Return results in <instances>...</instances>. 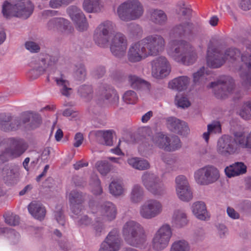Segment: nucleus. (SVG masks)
Masks as SVG:
<instances>
[{
  "label": "nucleus",
  "mask_w": 251,
  "mask_h": 251,
  "mask_svg": "<svg viewBox=\"0 0 251 251\" xmlns=\"http://www.w3.org/2000/svg\"><path fill=\"white\" fill-rule=\"evenodd\" d=\"M244 45L246 50L242 53L235 48H229L225 50L224 56L220 57V50L212 43L208 45L206 61L208 66L212 68H218L222 66L226 61L234 68L235 71L240 72L241 77L245 76L248 80L247 72L251 70V42L244 41Z\"/></svg>",
  "instance_id": "nucleus-1"
},
{
  "label": "nucleus",
  "mask_w": 251,
  "mask_h": 251,
  "mask_svg": "<svg viewBox=\"0 0 251 251\" xmlns=\"http://www.w3.org/2000/svg\"><path fill=\"white\" fill-rule=\"evenodd\" d=\"M165 46V41L161 35H149L130 46L127 52L128 60L136 63L150 56H156L164 50Z\"/></svg>",
  "instance_id": "nucleus-2"
},
{
  "label": "nucleus",
  "mask_w": 251,
  "mask_h": 251,
  "mask_svg": "<svg viewBox=\"0 0 251 251\" xmlns=\"http://www.w3.org/2000/svg\"><path fill=\"white\" fill-rule=\"evenodd\" d=\"M234 138L229 135L222 136L217 142V152L224 157L239 153L240 147L251 149V131L245 137L243 131L235 132Z\"/></svg>",
  "instance_id": "nucleus-3"
},
{
  "label": "nucleus",
  "mask_w": 251,
  "mask_h": 251,
  "mask_svg": "<svg viewBox=\"0 0 251 251\" xmlns=\"http://www.w3.org/2000/svg\"><path fill=\"white\" fill-rule=\"evenodd\" d=\"M166 51L173 60L185 65L194 63L197 58V52L192 46L183 40L171 39Z\"/></svg>",
  "instance_id": "nucleus-4"
},
{
  "label": "nucleus",
  "mask_w": 251,
  "mask_h": 251,
  "mask_svg": "<svg viewBox=\"0 0 251 251\" xmlns=\"http://www.w3.org/2000/svg\"><path fill=\"white\" fill-rule=\"evenodd\" d=\"M30 120V127L32 129L38 127L41 124V117L38 114L32 112H26L22 115L21 119L17 118L12 119L9 114H1L0 128L5 131L15 130Z\"/></svg>",
  "instance_id": "nucleus-5"
},
{
  "label": "nucleus",
  "mask_w": 251,
  "mask_h": 251,
  "mask_svg": "<svg viewBox=\"0 0 251 251\" xmlns=\"http://www.w3.org/2000/svg\"><path fill=\"white\" fill-rule=\"evenodd\" d=\"M8 142L10 148L6 149L0 154V164L8 161L10 158L20 156L27 148V145L22 139L11 138L8 139ZM13 175L12 171L7 168L2 170L0 169V179L7 180L10 179Z\"/></svg>",
  "instance_id": "nucleus-6"
},
{
  "label": "nucleus",
  "mask_w": 251,
  "mask_h": 251,
  "mask_svg": "<svg viewBox=\"0 0 251 251\" xmlns=\"http://www.w3.org/2000/svg\"><path fill=\"white\" fill-rule=\"evenodd\" d=\"M89 206L91 212L96 214V223L93 225V228L96 234L100 233L103 229V225L101 221H112L114 220L117 214L116 206L112 202L105 201L98 207L90 203Z\"/></svg>",
  "instance_id": "nucleus-7"
},
{
  "label": "nucleus",
  "mask_w": 251,
  "mask_h": 251,
  "mask_svg": "<svg viewBox=\"0 0 251 251\" xmlns=\"http://www.w3.org/2000/svg\"><path fill=\"white\" fill-rule=\"evenodd\" d=\"M123 237L127 244L137 247L145 240L144 227L137 222L128 220L124 225L122 229Z\"/></svg>",
  "instance_id": "nucleus-8"
},
{
  "label": "nucleus",
  "mask_w": 251,
  "mask_h": 251,
  "mask_svg": "<svg viewBox=\"0 0 251 251\" xmlns=\"http://www.w3.org/2000/svg\"><path fill=\"white\" fill-rule=\"evenodd\" d=\"M209 87L214 88L215 95L218 98L230 96L235 100L241 97L240 91L235 88L232 78L229 76H222L217 81L211 82Z\"/></svg>",
  "instance_id": "nucleus-9"
},
{
  "label": "nucleus",
  "mask_w": 251,
  "mask_h": 251,
  "mask_svg": "<svg viewBox=\"0 0 251 251\" xmlns=\"http://www.w3.org/2000/svg\"><path fill=\"white\" fill-rule=\"evenodd\" d=\"M116 13L122 21L129 22L139 19L144 13V9L138 0H127L118 6Z\"/></svg>",
  "instance_id": "nucleus-10"
},
{
  "label": "nucleus",
  "mask_w": 251,
  "mask_h": 251,
  "mask_svg": "<svg viewBox=\"0 0 251 251\" xmlns=\"http://www.w3.org/2000/svg\"><path fill=\"white\" fill-rule=\"evenodd\" d=\"M32 4L28 0H19L14 5L5 1L2 5V12L6 18L15 16L26 19L32 14Z\"/></svg>",
  "instance_id": "nucleus-11"
},
{
  "label": "nucleus",
  "mask_w": 251,
  "mask_h": 251,
  "mask_svg": "<svg viewBox=\"0 0 251 251\" xmlns=\"http://www.w3.org/2000/svg\"><path fill=\"white\" fill-rule=\"evenodd\" d=\"M67 198L68 199L71 210L74 215L72 217L75 219V222L82 227L89 226L91 223V220L86 215H81V209H80V205L83 201V198L81 193H79L76 190H73L70 192L67 191Z\"/></svg>",
  "instance_id": "nucleus-12"
},
{
  "label": "nucleus",
  "mask_w": 251,
  "mask_h": 251,
  "mask_svg": "<svg viewBox=\"0 0 251 251\" xmlns=\"http://www.w3.org/2000/svg\"><path fill=\"white\" fill-rule=\"evenodd\" d=\"M191 10L189 8L182 7L180 9V23L174 26L170 32L171 38L182 37L192 33L195 29V25L190 20Z\"/></svg>",
  "instance_id": "nucleus-13"
},
{
  "label": "nucleus",
  "mask_w": 251,
  "mask_h": 251,
  "mask_svg": "<svg viewBox=\"0 0 251 251\" xmlns=\"http://www.w3.org/2000/svg\"><path fill=\"white\" fill-rule=\"evenodd\" d=\"M141 179L145 188L153 195L158 197L165 193V185L157 175L152 172H145Z\"/></svg>",
  "instance_id": "nucleus-14"
},
{
  "label": "nucleus",
  "mask_w": 251,
  "mask_h": 251,
  "mask_svg": "<svg viewBox=\"0 0 251 251\" xmlns=\"http://www.w3.org/2000/svg\"><path fill=\"white\" fill-rule=\"evenodd\" d=\"M115 27V25L110 21L100 23L94 31L93 38L95 43L100 47L107 46Z\"/></svg>",
  "instance_id": "nucleus-15"
},
{
  "label": "nucleus",
  "mask_w": 251,
  "mask_h": 251,
  "mask_svg": "<svg viewBox=\"0 0 251 251\" xmlns=\"http://www.w3.org/2000/svg\"><path fill=\"white\" fill-rule=\"evenodd\" d=\"M57 61V59L55 57L49 55H40L30 62V66L32 69L28 72L29 76L33 78H36Z\"/></svg>",
  "instance_id": "nucleus-16"
},
{
  "label": "nucleus",
  "mask_w": 251,
  "mask_h": 251,
  "mask_svg": "<svg viewBox=\"0 0 251 251\" xmlns=\"http://www.w3.org/2000/svg\"><path fill=\"white\" fill-rule=\"evenodd\" d=\"M172 236L171 226L167 224L162 225L154 234L152 244L153 249L160 251L165 249L169 245Z\"/></svg>",
  "instance_id": "nucleus-17"
},
{
  "label": "nucleus",
  "mask_w": 251,
  "mask_h": 251,
  "mask_svg": "<svg viewBox=\"0 0 251 251\" xmlns=\"http://www.w3.org/2000/svg\"><path fill=\"white\" fill-rule=\"evenodd\" d=\"M163 211L162 203L155 199L145 201L139 208L140 216L145 219H151L159 215Z\"/></svg>",
  "instance_id": "nucleus-18"
},
{
  "label": "nucleus",
  "mask_w": 251,
  "mask_h": 251,
  "mask_svg": "<svg viewBox=\"0 0 251 251\" xmlns=\"http://www.w3.org/2000/svg\"><path fill=\"white\" fill-rule=\"evenodd\" d=\"M171 71V65L164 56H159L151 62V74L156 78L161 79L166 77Z\"/></svg>",
  "instance_id": "nucleus-19"
},
{
  "label": "nucleus",
  "mask_w": 251,
  "mask_h": 251,
  "mask_svg": "<svg viewBox=\"0 0 251 251\" xmlns=\"http://www.w3.org/2000/svg\"><path fill=\"white\" fill-rule=\"evenodd\" d=\"M121 247V240L118 229L112 230L101 243L99 251H119Z\"/></svg>",
  "instance_id": "nucleus-20"
},
{
  "label": "nucleus",
  "mask_w": 251,
  "mask_h": 251,
  "mask_svg": "<svg viewBox=\"0 0 251 251\" xmlns=\"http://www.w3.org/2000/svg\"><path fill=\"white\" fill-rule=\"evenodd\" d=\"M127 41L126 36L118 32L112 38L110 49L112 54L117 58H122L126 55Z\"/></svg>",
  "instance_id": "nucleus-21"
},
{
  "label": "nucleus",
  "mask_w": 251,
  "mask_h": 251,
  "mask_svg": "<svg viewBox=\"0 0 251 251\" xmlns=\"http://www.w3.org/2000/svg\"><path fill=\"white\" fill-rule=\"evenodd\" d=\"M72 20L75 23L77 28L79 31L86 30L88 27L86 18L82 10L77 6H69L67 10Z\"/></svg>",
  "instance_id": "nucleus-22"
},
{
  "label": "nucleus",
  "mask_w": 251,
  "mask_h": 251,
  "mask_svg": "<svg viewBox=\"0 0 251 251\" xmlns=\"http://www.w3.org/2000/svg\"><path fill=\"white\" fill-rule=\"evenodd\" d=\"M167 126L171 131L182 137H187L190 133L187 124L175 117H169L167 120Z\"/></svg>",
  "instance_id": "nucleus-23"
},
{
  "label": "nucleus",
  "mask_w": 251,
  "mask_h": 251,
  "mask_svg": "<svg viewBox=\"0 0 251 251\" xmlns=\"http://www.w3.org/2000/svg\"><path fill=\"white\" fill-rule=\"evenodd\" d=\"M48 30L60 31L65 33H70L73 28L70 22L63 18H55L50 19L46 25Z\"/></svg>",
  "instance_id": "nucleus-24"
},
{
  "label": "nucleus",
  "mask_w": 251,
  "mask_h": 251,
  "mask_svg": "<svg viewBox=\"0 0 251 251\" xmlns=\"http://www.w3.org/2000/svg\"><path fill=\"white\" fill-rule=\"evenodd\" d=\"M99 93L103 102L111 105H117L119 97L117 92L110 86L104 84L99 88Z\"/></svg>",
  "instance_id": "nucleus-25"
},
{
  "label": "nucleus",
  "mask_w": 251,
  "mask_h": 251,
  "mask_svg": "<svg viewBox=\"0 0 251 251\" xmlns=\"http://www.w3.org/2000/svg\"><path fill=\"white\" fill-rule=\"evenodd\" d=\"M149 20L159 26H163L167 23L168 18L164 11L159 9H151L148 11Z\"/></svg>",
  "instance_id": "nucleus-26"
},
{
  "label": "nucleus",
  "mask_w": 251,
  "mask_h": 251,
  "mask_svg": "<svg viewBox=\"0 0 251 251\" xmlns=\"http://www.w3.org/2000/svg\"><path fill=\"white\" fill-rule=\"evenodd\" d=\"M193 214L198 219L202 221L208 220L210 218L205 204L202 201L194 202L191 207Z\"/></svg>",
  "instance_id": "nucleus-27"
},
{
  "label": "nucleus",
  "mask_w": 251,
  "mask_h": 251,
  "mask_svg": "<svg viewBox=\"0 0 251 251\" xmlns=\"http://www.w3.org/2000/svg\"><path fill=\"white\" fill-rule=\"evenodd\" d=\"M246 172L247 166L241 162H235L225 169V174L229 178L244 174Z\"/></svg>",
  "instance_id": "nucleus-28"
},
{
  "label": "nucleus",
  "mask_w": 251,
  "mask_h": 251,
  "mask_svg": "<svg viewBox=\"0 0 251 251\" xmlns=\"http://www.w3.org/2000/svg\"><path fill=\"white\" fill-rule=\"evenodd\" d=\"M190 78L187 76H180L170 81L168 84L169 88L179 91L186 90L189 85Z\"/></svg>",
  "instance_id": "nucleus-29"
},
{
  "label": "nucleus",
  "mask_w": 251,
  "mask_h": 251,
  "mask_svg": "<svg viewBox=\"0 0 251 251\" xmlns=\"http://www.w3.org/2000/svg\"><path fill=\"white\" fill-rule=\"evenodd\" d=\"M171 222L174 226L177 228L186 226L188 223L186 213L182 209L175 210L172 215Z\"/></svg>",
  "instance_id": "nucleus-30"
},
{
  "label": "nucleus",
  "mask_w": 251,
  "mask_h": 251,
  "mask_svg": "<svg viewBox=\"0 0 251 251\" xmlns=\"http://www.w3.org/2000/svg\"><path fill=\"white\" fill-rule=\"evenodd\" d=\"M104 7L101 0H83L82 8L88 13L100 12Z\"/></svg>",
  "instance_id": "nucleus-31"
},
{
  "label": "nucleus",
  "mask_w": 251,
  "mask_h": 251,
  "mask_svg": "<svg viewBox=\"0 0 251 251\" xmlns=\"http://www.w3.org/2000/svg\"><path fill=\"white\" fill-rule=\"evenodd\" d=\"M170 136L163 132H158L153 135L151 141L155 146L166 151Z\"/></svg>",
  "instance_id": "nucleus-32"
},
{
  "label": "nucleus",
  "mask_w": 251,
  "mask_h": 251,
  "mask_svg": "<svg viewBox=\"0 0 251 251\" xmlns=\"http://www.w3.org/2000/svg\"><path fill=\"white\" fill-rule=\"evenodd\" d=\"M28 210L30 214L35 219L42 220L46 215V209L40 203L35 201L29 204Z\"/></svg>",
  "instance_id": "nucleus-33"
},
{
  "label": "nucleus",
  "mask_w": 251,
  "mask_h": 251,
  "mask_svg": "<svg viewBox=\"0 0 251 251\" xmlns=\"http://www.w3.org/2000/svg\"><path fill=\"white\" fill-rule=\"evenodd\" d=\"M97 141L107 146H111L113 145V131L97 130L94 132Z\"/></svg>",
  "instance_id": "nucleus-34"
},
{
  "label": "nucleus",
  "mask_w": 251,
  "mask_h": 251,
  "mask_svg": "<svg viewBox=\"0 0 251 251\" xmlns=\"http://www.w3.org/2000/svg\"><path fill=\"white\" fill-rule=\"evenodd\" d=\"M128 81L129 84L133 88L142 89L148 92L150 90V84L136 75H129Z\"/></svg>",
  "instance_id": "nucleus-35"
},
{
  "label": "nucleus",
  "mask_w": 251,
  "mask_h": 251,
  "mask_svg": "<svg viewBox=\"0 0 251 251\" xmlns=\"http://www.w3.org/2000/svg\"><path fill=\"white\" fill-rule=\"evenodd\" d=\"M128 164L132 168L140 171L148 170L150 168L149 162L142 158L132 157L127 159Z\"/></svg>",
  "instance_id": "nucleus-36"
},
{
  "label": "nucleus",
  "mask_w": 251,
  "mask_h": 251,
  "mask_svg": "<svg viewBox=\"0 0 251 251\" xmlns=\"http://www.w3.org/2000/svg\"><path fill=\"white\" fill-rule=\"evenodd\" d=\"M203 173L205 175V185L214 183L220 176L219 170L216 167L211 165L205 166Z\"/></svg>",
  "instance_id": "nucleus-37"
},
{
  "label": "nucleus",
  "mask_w": 251,
  "mask_h": 251,
  "mask_svg": "<svg viewBox=\"0 0 251 251\" xmlns=\"http://www.w3.org/2000/svg\"><path fill=\"white\" fill-rule=\"evenodd\" d=\"M144 196V190L139 184H134L132 186L129 198L133 203H137L143 200Z\"/></svg>",
  "instance_id": "nucleus-38"
},
{
  "label": "nucleus",
  "mask_w": 251,
  "mask_h": 251,
  "mask_svg": "<svg viewBox=\"0 0 251 251\" xmlns=\"http://www.w3.org/2000/svg\"><path fill=\"white\" fill-rule=\"evenodd\" d=\"M193 82L196 85L205 83L210 77V72L206 70L204 67H201L193 75Z\"/></svg>",
  "instance_id": "nucleus-39"
},
{
  "label": "nucleus",
  "mask_w": 251,
  "mask_h": 251,
  "mask_svg": "<svg viewBox=\"0 0 251 251\" xmlns=\"http://www.w3.org/2000/svg\"><path fill=\"white\" fill-rule=\"evenodd\" d=\"M55 81L59 88L62 95L69 97L72 93V90L70 88L69 81L66 80L64 75H61L59 77H55Z\"/></svg>",
  "instance_id": "nucleus-40"
},
{
  "label": "nucleus",
  "mask_w": 251,
  "mask_h": 251,
  "mask_svg": "<svg viewBox=\"0 0 251 251\" xmlns=\"http://www.w3.org/2000/svg\"><path fill=\"white\" fill-rule=\"evenodd\" d=\"M109 193L114 197L124 195L126 192L123 183L118 180H113L109 185Z\"/></svg>",
  "instance_id": "nucleus-41"
},
{
  "label": "nucleus",
  "mask_w": 251,
  "mask_h": 251,
  "mask_svg": "<svg viewBox=\"0 0 251 251\" xmlns=\"http://www.w3.org/2000/svg\"><path fill=\"white\" fill-rule=\"evenodd\" d=\"M222 131L221 125L219 122L214 121L207 126V131L203 133L202 137L205 142L207 143L210 134L220 133Z\"/></svg>",
  "instance_id": "nucleus-42"
},
{
  "label": "nucleus",
  "mask_w": 251,
  "mask_h": 251,
  "mask_svg": "<svg viewBox=\"0 0 251 251\" xmlns=\"http://www.w3.org/2000/svg\"><path fill=\"white\" fill-rule=\"evenodd\" d=\"M237 112L243 119H251V100L245 101Z\"/></svg>",
  "instance_id": "nucleus-43"
},
{
  "label": "nucleus",
  "mask_w": 251,
  "mask_h": 251,
  "mask_svg": "<svg viewBox=\"0 0 251 251\" xmlns=\"http://www.w3.org/2000/svg\"><path fill=\"white\" fill-rule=\"evenodd\" d=\"M167 145V151H174L179 150L182 146L180 138L176 135H171L170 141Z\"/></svg>",
  "instance_id": "nucleus-44"
},
{
  "label": "nucleus",
  "mask_w": 251,
  "mask_h": 251,
  "mask_svg": "<svg viewBox=\"0 0 251 251\" xmlns=\"http://www.w3.org/2000/svg\"><path fill=\"white\" fill-rule=\"evenodd\" d=\"M90 186L91 191L94 195H99L102 193V189L100 185V181L97 175H94L91 177Z\"/></svg>",
  "instance_id": "nucleus-45"
},
{
  "label": "nucleus",
  "mask_w": 251,
  "mask_h": 251,
  "mask_svg": "<svg viewBox=\"0 0 251 251\" xmlns=\"http://www.w3.org/2000/svg\"><path fill=\"white\" fill-rule=\"evenodd\" d=\"M190 245L184 240H180L174 242L170 248V251H190Z\"/></svg>",
  "instance_id": "nucleus-46"
},
{
  "label": "nucleus",
  "mask_w": 251,
  "mask_h": 251,
  "mask_svg": "<svg viewBox=\"0 0 251 251\" xmlns=\"http://www.w3.org/2000/svg\"><path fill=\"white\" fill-rule=\"evenodd\" d=\"M176 193L178 198L184 201H189L193 198V194L190 186L176 190Z\"/></svg>",
  "instance_id": "nucleus-47"
},
{
  "label": "nucleus",
  "mask_w": 251,
  "mask_h": 251,
  "mask_svg": "<svg viewBox=\"0 0 251 251\" xmlns=\"http://www.w3.org/2000/svg\"><path fill=\"white\" fill-rule=\"evenodd\" d=\"M95 166L97 170L102 176L106 175L111 170V165L105 160L97 161Z\"/></svg>",
  "instance_id": "nucleus-48"
},
{
  "label": "nucleus",
  "mask_w": 251,
  "mask_h": 251,
  "mask_svg": "<svg viewBox=\"0 0 251 251\" xmlns=\"http://www.w3.org/2000/svg\"><path fill=\"white\" fill-rule=\"evenodd\" d=\"M175 184L176 191L190 186L188 179L183 175H179L176 177Z\"/></svg>",
  "instance_id": "nucleus-49"
},
{
  "label": "nucleus",
  "mask_w": 251,
  "mask_h": 251,
  "mask_svg": "<svg viewBox=\"0 0 251 251\" xmlns=\"http://www.w3.org/2000/svg\"><path fill=\"white\" fill-rule=\"evenodd\" d=\"M123 99L126 103L134 104L138 100L136 93L131 90L127 91L123 95Z\"/></svg>",
  "instance_id": "nucleus-50"
},
{
  "label": "nucleus",
  "mask_w": 251,
  "mask_h": 251,
  "mask_svg": "<svg viewBox=\"0 0 251 251\" xmlns=\"http://www.w3.org/2000/svg\"><path fill=\"white\" fill-rule=\"evenodd\" d=\"M205 167L197 170L194 173V178L198 184L205 185V175L203 173Z\"/></svg>",
  "instance_id": "nucleus-51"
},
{
  "label": "nucleus",
  "mask_w": 251,
  "mask_h": 251,
  "mask_svg": "<svg viewBox=\"0 0 251 251\" xmlns=\"http://www.w3.org/2000/svg\"><path fill=\"white\" fill-rule=\"evenodd\" d=\"M5 222L10 226H15L19 223V217L12 213L8 212L4 215Z\"/></svg>",
  "instance_id": "nucleus-52"
},
{
  "label": "nucleus",
  "mask_w": 251,
  "mask_h": 251,
  "mask_svg": "<svg viewBox=\"0 0 251 251\" xmlns=\"http://www.w3.org/2000/svg\"><path fill=\"white\" fill-rule=\"evenodd\" d=\"M176 104L180 107L185 108L190 105V102L186 97L181 95H177L176 97Z\"/></svg>",
  "instance_id": "nucleus-53"
},
{
  "label": "nucleus",
  "mask_w": 251,
  "mask_h": 251,
  "mask_svg": "<svg viewBox=\"0 0 251 251\" xmlns=\"http://www.w3.org/2000/svg\"><path fill=\"white\" fill-rule=\"evenodd\" d=\"M75 0H50L49 5L52 8H59L62 6H66Z\"/></svg>",
  "instance_id": "nucleus-54"
},
{
  "label": "nucleus",
  "mask_w": 251,
  "mask_h": 251,
  "mask_svg": "<svg viewBox=\"0 0 251 251\" xmlns=\"http://www.w3.org/2000/svg\"><path fill=\"white\" fill-rule=\"evenodd\" d=\"M25 47L26 50L31 52H38L40 50L39 45L34 41H28L25 43Z\"/></svg>",
  "instance_id": "nucleus-55"
},
{
  "label": "nucleus",
  "mask_w": 251,
  "mask_h": 251,
  "mask_svg": "<svg viewBox=\"0 0 251 251\" xmlns=\"http://www.w3.org/2000/svg\"><path fill=\"white\" fill-rule=\"evenodd\" d=\"M5 234L7 237L14 243L18 241L20 236V234L15 230L9 228H8V230L6 231Z\"/></svg>",
  "instance_id": "nucleus-56"
},
{
  "label": "nucleus",
  "mask_w": 251,
  "mask_h": 251,
  "mask_svg": "<svg viewBox=\"0 0 251 251\" xmlns=\"http://www.w3.org/2000/svg\"><path fill=\"white\" fill-rule=\"evenodd\" d=\"M92 92V88L91 86L89 85H82L81 86L78 90V92L80 94L81 97H88Z\"/></svg>",
  "instance_id": "nucleus-57"
},
{
  "label": "nucleus",
  "mask_w": 251,
  "mask_h": 251,
  "mask_svg": "<svg viewBox=\"0 0 251 251\" xmlns=\"http://www.w3.org/2000/svg\"><path fill=\"white\" fill-rule=\"evenodd\" d=\"M218 234L221 238H225L228 233L226 226L224 224H219L217 226Z\"/></svg>",
  "instance_id": "nucleus-58"
},
{
  "label": "nucleus",
  "mask_w": 251,
  "mask_h": 251,
  "mask_svg": "<svg viewBox=\"0 0 251 251\" xmlns=\"http://www.w3.org/2000/svg\"><path fill=\"white\" fill-rule=\"evenodd\" d=\"M84 137L82 133L78 132L75 134L74 137V147L77 148L81 145L83 142Z\"/></svg>",
  "instance_id": "nucleus-59"
},
{
  "label": "nucleus",
  "mask_w": 251,
  "mask_h": 251,
  "mask_svg": "<svg viewBox=\"0 0 251 251\" xmlns=\"http://www.w3.org/2000/svg\"><path fill=\"white\" fill-rule=\"evenodd\" d=\"M226 212L228 216L232 219L236 220L240 218L239 214L231 207H227Z\"/></svg>",
  "instance_id": "nucleus-60"
},
{
  "label": "nucleus",
  "mask_w": 251,
  "mask_h": 251,
  "mask_svg": "<svg viewBox=\"0 0 251 251\" xmlns=\"http://www.w3.org/2000/svg\"><path fill=\"white\" fill-rule=\"evenodd\" d=\"M239 5L243 10H249L251 9V0H240Z\"/></svg>",
  "instance_id": "nucleus-61"
},
{
  "label": "nucleus",
  "mask_w": 251,
  "mask_h": 251,
  "mask_svg": "<svg viewBox=\"0 0 251 251\" xmlns=\"http://www.w3.org/2000/svg\"><path fill=\"white\" fill-rule=\"evenodd\" d=\"M77 78L79 80L84 78L86 76V70L83 65H80L75 72Z\"/></svg>",
  "instance_id": "nucleus-62"
},
{
  "label": "nucleus",
  "mask_w": 251,
  "mask_h": 251,
  "mask_svg": "<svg viewBox=\"0 0 251 251\" xmlns=\"http://www.w3.org/2000/svg\"><path fill=\"white\" fill-rule=\"evenodd\" d=\"M54 216L57 223L61 225H64L65 223V219L64 215L61 210L56 211L54 213Z\"/></svg>",
  "instance_id": "nucleus-63"
},
{
  "label": "nucleus",
  "mask_w": 251,
  "mask_h": 251,
  "mask_svg": "<svg viewBox=\"0 0 251 251\" xmlns=\"http://www.w3.org/2000/svg\"><path fill=\"white\" fill-rule=\"evenodd\" d=\"M105 72V70L104 68L100 67L95 71V75L97 77L100 78L104 75Z\"/></svg>",
  "instance_id": "nucleus-64"
}]
</instances>
